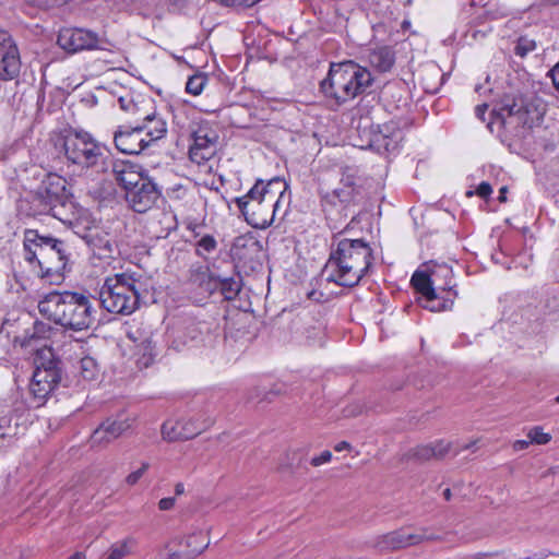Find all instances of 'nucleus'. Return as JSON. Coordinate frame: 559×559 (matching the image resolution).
Listing matches in <instances>:
<instances>
[{"instance_id":"obj_1","label":"nucleus","mask_w":559,"mask_h":559,"mask_svg":"<svg viewBox=\"0 0 559 559\" xmlns=\"http://www.w3.org/2000/svg\"><path fill=\"white\" fill-rule=\"evenodd\" d=\"M372 249L362 239L344 238L337 241L325 263L322 275L326 281L353 287L372 264Z\"/></svg>"},{"instance_id":"obj_2","label":"nucleus","mask_w":559,"mask_h":559,"mask_svg":"<svg viewBox=\"0 0 559 559\" xmlns=\"http://www.w3.org/2000/svg\"><path fill=\"white\" fill-rule=\"evenodd\" d=\"M38 310L50 321L74 331L86 330L95 322L92 301L79 293L51 292L38 302Z\"/></svg>"},{"instance_id":"obj_3","label":"nucleus","mask_w":559,"mask_h":559,"mask_svg":"<svg viewBox=\"0 0 559 559\" xmlns=\"http://www.w3.org/2000/svg\"><path fill=\"white\" fill-rule=\"evenodd\" d=\"M286 189V181L280 177L266 182L258 180L247 194L237 199L238 207L250 225L266 228L272 225Z\"/></svg>"},{"instance_id":"obj_4","label":"nucleus","mask_w":559,"mask_h":559,"mask_svg":"<svg viewBox=\"0 0 559 559\" xmlns=\"http://www.w3.org/2000/svg\"><path fill=\"white\" fill-rule=\"evenodd\" d=\"M373 83L371 72L348 60L331 63L328 76L320 83V90L331 102L343 105L364 94Z\"/></svg>"},{"instance_id":"obj_5","label":"nucleus","mask_w":559,"mask_h":559,"mask_svg":"<svg viewBox=\"0 0 559 559\" xmlns=\"http://www.w3.org/2000/svg\"><path fill=\"white\" fill-rule=\"evenodd\" d=\"M145 283L132 273H119L106 277L99 290V300L108 312L129 316L146 296Z\"/></svg>"},{"instance_id":"obj_6","label":"nucleus","mask_w":559,"mask_h":559,"mask_svg":"<svg viewBox=\"0 0 559 559\" xmlns=\"http://www.w3.org/2000/svg\"><path fill=\"white\" fill-rule=\"evenodd\" d=\"M24 259L31 264H37L41 277L60 274L68 261L66 245L59 239L27 229L24 233Z\"/></svg>"},{"instance_id":"obj_7","label":"nucleus","mask_w":559,"mask_h":559,"mask_svg":"<svg viewBox=\"0 0 559 559\" xmlns=\"http://www.w3.org/2000/svg\"><path fill=\"white\" fill-rule=\"evenodd\" d=\"M62 150L67 160L81 169H90L104 164V153L87 132L69 131L62 139Z\"/></svg>"},{"instance_id":"obj_8","label":"nucleus","mask_w":559,"mask_h":559,"mask_svg":"<svg viewBox=\"0 0 559 559\" xmlns=\"http://www.w3.org/2000/svg\"><path fill=\"white\" fill-rule=\"evenodd\" d=\"M35 370L29 383V391L39 403L44 402L59 385L61 371L55 360L52 349L38 348L34 358Z\"/></svg>"},{"instance_id":"obj_9","label":"nucleus","mask_w":559,"mask_h":559,"mask_svg":"<svg viewBox=\"0 0 559 559\" xmlns=\"http://www.w3.org/2000/svg\"><path fill=\"white\" fill-rule=\"evenodd\" d=\"M36 200L40 206V213L50 214L62 223H70V218L63 214L68 201L67 180L56 174H49L36 192Z\"/></svg>"},{"instance_id":"obj_10","label":"nucleus","mask_w":559,"mask_h":559,"mask_svg":"<svg viewBox=\"0 0 559 559\" xmlns=\"http://www.w3.org/2000/svg\"><path fill=\"white\" fill-rule=\"evenodd\" d=\"M411 282L421 296H429L430 299H435L436 290H452V269L447 264H433L428 266L426 271H416Z\"/></svg>"},{"instance_id":"obj_11","label":"nucleus","mask_w":559,"mask_h":559,"mask_svg":"<svg viewBox=\"0 0 559 559\" xmlns=\"http://www.w3.org/2000/svg\"><path fill=\"white\" fill-rule=\"evenodd\" d=\"M192 140L189 156L193 163L201 165L215 155L218 135L214 130L207 126H200L193 131Z\"/></svg>"},{"instance_id":"obj_12","label":"nucleus","mask_w":559,"mask_h":559,"mask_svg":"<svg viewBox=\"0 0 559 559\" xmlns=\"http://www.w3.org/2000/svg\"><path fill=\"white\" fill-rule=\"evenodd\" d=\"M57 41L62 49L69 52L85 49H104L97 34L84 28H63L59 32Z\"/></svg>"},{"instance_id":"obj_13","label":"nucleus","mask_w":559,"mask_h":559,"mask_svg":"<svg viewBox=\"0 0 559 559\" xmlns=\"http://www.w3.org/2000/svg\"><path fill=\"white\" fill-rule=\"evenodd\" d=\"M21 70L19 49L12 37L0 29V79L4 81L15 79Z\"/></svg>"},{"instance_id":"obj_14","label":"nucleus","mask_w":559,"mask_h":559,"mask_svg":"<svg viewBox=\"0 0 559 559\" xmlns=\"http://www.w3.org/2000/svg\"><path fill=\"white\" fill-rule=\"evenodd\" d=\"M81 237L99 260L108 261L118 252L114 238L100 227H90Z\"/></svg>"},{"instance_id":"obj_15","label":"nucleus","mask_w":559,"mask_h":559,"mask_svg":"<svg viewBox=\"0 0 559 559\" xmlns=\"http://www.w3.org/2000/svg\"><path fill=\"white\" fill-rule=\"evenodd\" d=\"M160 193L151 178L140 182L136 188L126 193L128 204L138 213H145L158 200Z\"/></svg>"},{"instance_id":"obj_16","label":"nucleus","mask_w":559,"mask_h":559,"mask_svg":"<svg viewBox=\"0 0 559 559\" xmlns=\"http://www.w3.org/2000/svg\"><path fill=\"white\" fill-rule=\"evenodd\" d=\"M131 418H107L93 432L91 442L93 445L103 447L118 439L127 430L131 429Z\"/></svg>"},{"instance_id":"obj_17","label":"nucleus","mask_w":559,"mask_h":559,"mask_svg":"<svg viewBox=\"0 0 559 559\" xmlns=\"http://www.w3.org/2000/svg\"><path fill=\"white\" fill-rule=\"evenodd\" d=\"M114 141L117 150L130 155L141 153L150 144V141L143 134V128L139 126L120 128L115 132Z\"/></svg>"},{"instance_id":"obj_18","label":"nucleus","mask_w":559,"mask_h":559,"mask_svg":"<svg viewBox=\"0 0 559 559\" xmlns=\"http://www.w3.org/2000/svg\"><path fill=\"white\" fill-rule=\"evenodd\" d=\"M112 175L117 183L123 188L126 193L131 189L136 188L140 182L150 178L143 174L140 166L126 162L115 163L112 167Z\"/></svg>"},{"instance_id":"obj_19","label":"nucleus","mask_w":559,"mask_h":559,"mask_svg":"<svg viewBox=\"0 0 559 559\" xmlns=\"http://www.w3.org/2000/svg\"><path fill=\"white\" fill-rule=\"evenodd\" d=\"M492 114L500 118L502 123H506L508 118H513L518 124L523 126H527L531 122L527 117L528 109L522 97H504L501 106L498 109H493Z\"/></svg>"},{"instance_id":"obj_20","label":"nucleus","mask_w":559,"mask_h":559,"mask_svg":"<svg viewBox=\"0 0 559 559\" xmlns=\"http://www.w3.org/2000/svg\"><path fill=\"white\" fill-rule=\"evenodd\" d=\"M430 538L431 537L425 533L411 534L404 531H396L382 536L378 543V547L380 550H396Z\"/></svg>"},{"instance_id":"obj_21","label":"nucleus","mask_w":559,"mask_h":559,"mask_svg":"<svg viewBox=\"0 0 559 559\" xmlns=\"http://www.w3.org/2000/svg\"><path fill=\"white\" fill-rule=\"evenodd\" d=\"M260 251L261 245L253 236L241 235L235 238L230 255L235 261L247 264L252 262Z\"/></svg>"},{"instance_id":"obj_22","label":"nucleus","mask_w":559,"mask_h":559,"mask_svg":"<svg viewBox=\"0 0 559 559\" xmlns=\"http://www.w3.org/2000/svg\"><path fill=\"white\" fill-rule=\"evenodd\" d=\"M368 61L378 72H389L395 63V52L390 46H379L369 51Z\"/></svg>"},{"instance_id":"obj_23","label":"nucleus","mask_w":559,"mask_h":559,"mask_svg":"<svg viewBox=\"0 0 559 559\" xmlns=\"http://www.w3.org/2000/svg\"><path fill=\"white\" fill-rule=\"evenodd\" d=\"M182 421L166 420L162 425V438L168 442L188 440L199 433L198 430H189Z\"/></svg>"},{"instance_id":"obj_24","label":"nucleus","mask_w":559,"mask_h":559,"mask_svg":"<svg viewBox=\"0 0 559 559\" xmlns=\"http://www.w3.org/2000/svg\"><path fill=\"white\" fill-rule=\"evenodd\" d=\"M143 128V134L145 138H148L147 141L153 142L166 134L167 128L165 120L156 115V112H151L144 116L143 124L139 126Z\"/></svg>"},{"instance_id":"obj_25","label":"nucleus","mask_w":559,"mask_h":559,"mask_svg":"<svg viewBox=\"0 0 559 559\" xmlns=\"http://www.w3.org/2000/svg\"><path fill=\"white\" fill-rule=\"evenodd\" d=\"M456 293L449 289L448 292L436 290V298L430 299L429 296H421V306L432 312L450 310L454 304Z\"/></svg>"},{"instance_id":"obj_26","label":"nucleus","mask_w":559,"mask_h":559,"mask_svg":"<svg viewBox=\"0 0 559 559\" xmlns=\"http://www.w3.org/2000/svg\"><path fill=\"white\" fill-rule=\"evenodd\" d=\"M135 546L136 540L133 537L128 536L112 543L103 554L100 559H124L133 554Z\"/></svg>"},{"instance_id":"obj_27","label":"nucleus","mask_w":559,"mask_h":559,"mask_svg":"<svg viewBox=\"0 0 559 559\" xmlns=\"http://www.w3.org/2000/svg\"><path fill=\"white\" fill-rule=\"evenodd\" d=\"M330 202L333 204H344L345 206L349 205L355 201L356 198V189L354 187L353 180L347 177L346 180L342 182V186L334 189L333 192L329 195Z\"/></svg>"},{"instance_id":"obj_28","label":"nucleus","mask_w":559,"mask_h":559,"mask_svg":"<svg viewBox=\"0 0 559 559\" xmlns=\"http://www.w3.org/2000/svg\"><path fill=\"white\" fill-rule=\"evenodd\" d=\"M99 373L96 360L86 356L80 360V374L84 380H95Z\"/></svg>"},{"instance_id":"obj_29","label":"nucleus","mask_w":559,"mask_h":559,"mask_svg":"<svg viewBox=\"0 0 559 559\" xmlns=\"http://www.w3.org/2000/svg\"><path fill=\"white\" fill-rule=\"evenodd\" d=\"M210 542L205 538L202 532L193 533L192 535L187 537L186 545L190 548L191 555L201 554Z\"/></svg>"},{"instance_id":"obj_30","label":"nucleus","mask_w":559,"mask_h":559,"mask_svg":"<svg viewBox=\"0 0 559 559\" xmlns=\"http://www.w3.org/2000/svg\"><path fill=\"white\" fill-rule=\"evenodd\" d=\"M207 83V78L204 74H195L189 78L186 84V91L189 94L198 96L202 93Z\"/></svg>"},{"instance_id":"obj_31","label":"nucleus","mask_w":559,"mask_h":559,"mask_svg":"<svg viewBox=\"0 0 559 559\" xmlns=\"http://www.w3.org/2000/svg\"><path fill=\"white\" fill-rule=\"evenodd\" d=\"M535 48H536V43L534 39L528 38L527 36H522L516 41V45L514 47V52L516 56L524 58L530 52L534 51Z\"/></svg>"},{"instance_id":"obj_32","label":"nucleus","mask_w":559,"mask_h":559,"mask_svg":"<svg viewBox=\"0 0 559 559\" xmlns=\"http://www.w3.org/2000/svg\"><path fill=\"white\" fill-rule=\"evenodd\" d=\"M239 290L240 286L235 280L228 278L221 283V292L227 300L234 299L238 295Z\"/></svg>"},{"instance_id":"obj_33","label":"nucleus","mask_w":559,"mask_h":559,"mask_svg":"<svg viewBox=\"0 0 559 559\" xmlns=\"http://www.w3.org/2000/svg\"><path fill=\"white\" fill-rule=\"evenodd\" d=\"M527 437L530 439V442L536 444H547L551 439L550 435L544 432L540 427L532 428L528 431Z\"/></svg>"},{"instance_id":"obj_34","label":"nucleus","mask_w":559,"mask_h":559,"mask_svg":"<svg viewBox=\"0 0 559 559\" xmlns=\"http://www.w3.org/2000/svg\"><path fill=\"white\" fill-rule=\"evenodd\" d=\"M140 347L143 350V356L139 361L144 367H147L153 361V357H154V346L152 344V341L150 338L144 340L140 344Z\"/></svg>"},{"instance_id":"obj_35","label":"nucleus","mask_w":559,"mask_h":559,"mask_svg":"<svg viewBox=\"0 0 559 559\" xmlns=\"http://www.w3.org/2000/svg\"><path fill=\"white\" fill-rule=\"evenodd\" d=\"M412 457L418 461H429L433 459V451L429 444H423L414 448L411 452Z\"/></svg>"},{"instance_id":"obj_36","label":"nucleus","mask_w":559,"mask_h":559,"mask_svg":"<svg viewBox=\"0 0 559 559\" xmlns=\"http://www.w3.org/2000/svg\"><path fill=\"white\" fill-rule=\"evenodd\" d=\"M118 103L120 108L126 112L136 115L140 111L139 105L133 100V97L130 94L120 96L118 98Z\"/></svg>"},{"instance_id":"obj_37","label":"nucleus","mask_w":559,"mask_h":559,"mask_svg":"<svg viewBox=\"0 0 559 559\" xmlns=\"http://www.w3.org/2000/svg\"><path fill=\"white\" fill-rule=\"evenodd\" d=\"M430 447L433 451V459L440 460L444 457L451 449V443L444 440H438L436 442L430 443Z\"/></svg>"},{"instance_id":"obj_38","label":"nucleus","mask_w":559,"mask_h":559,"mask_svg":"<svg viewBox=\"0 0 559 559\" xmlns=\"http://www.w3.org/2000/svg\"><path fill=\"white\" fill-rule=\"evenodd\" d=\"M148 468H150V463L142 462L141 466L138 469L131 472L126 477V484L129 486H134L142 478V476L148 471Z\"/></svg>"},{"instance_id":"obj_39","label":"nucleus","mask_w":559,"mask_h":559,"mask_svg":"<svg viewBox=\"0 0 559 559\" xmlns=\"http://www.w3.org/2000/svg\"><path fill=\"white\" fill-rule=\"evenodd\" d=\"M198 248L204 252H212L216 248V240L214 237L206 235L198 242Z\"/></svg>"},{"instance_id":"obj_40","label":"nucleus","mask_w":559,"mask_h":559,"mask_svg":"<svg viewBox=\"0 0 559 559\" xmlns=\"http://www.w3.org/2000/svg\"><path fill=\"white\" fill-rule=\"evenodd\" d=\"M332 459V453L330 451H323L320 455L311 459L312 466H320L324 463L330 462Z\"/></svg>"},{"instance_id":"obj_41","label":"nucleus","mask_w":559,"mask_h":559,"mask_svg":"<svg viewBox=\"0 0 559 559\" xmlns=\"http://www.w3.org/2000/svg\"><path fill=\"white\" fill-rule=\"evenodd\" d=\"M34 5L39 8H52L60 5L66 2V0H29Z\"/></svg>"},{"instance_id":"obj_42","label":"nucleus","mask_w":559,"mask_h":559,"mask_svg":"<svg viewBox=\"0 0 559 559\" xmlns=\"http://www.w3.org/2000/svg\"><path fill=\"white\" fill-rule=\"evenodd\" d=\"M491 186L485 181L481 182L476 190L477 195L480 198H488L491 194Z\"/></svg>"},{"instance_id":"obj_43","label":"nucleus","mask_w":559,"mask_h":559,"mask_svg":"<svg viewBox=\"0 0 559 559\" xmlns=\"http://www.w3.org/2000/svg\"><path fill=\"white\" fill-rule=\"evenodd\" d=\"M175 502H176L175 498H171V497L163 498L158 502V508L162 511H168L174 508Z\"/></svg>"},{"instance_id":"obj_44","label":"nucleus","mask_w":559,"mask_h":559,"mask_svg":"<svg viewBox=\"0 0 559 559\" xmlns=\"http://www.w3.org/2000/svg\"><path fill=\"white\" fill-rule=\"evenodd\" d=\"M549 76L556 90L559 91V62L549 71Z\"/></svg>"},{"instance_id":"obj_45","label":"nucleus","mask_w":559,"mask_h":559,"mask_svg":"<svg viewBox=\"0 0 559 559\" xmlns=\"http://www.w3.org/2000/svg\"><path fill=\"white\" fill-rule=\"evenodd\" d=\"M532 442H530V439L528 440H516L514 443H513V449L515 451H522V450H525L526 448H528V445L531 444Z\"/></svg>"},{"instance_id":"obj_46","label":"nucleus","mask_w":559,"mask_h":559,"mask_svg":"<svg viewBox=\"0 0 559 559\" xmlns=\"http://www.w3.org/2000/svg\"><path fill=\"white\" fill-rule=\"evenodd\" d=\"M488 109V105L487 104H480L478 105L476 108H475V114L476 116L480 119V120H484V116H485V112L486 110Z\"/></svg>"},{"instance_id":"obj_47","label":"nucleus","mask_w":559,"mask_h":559,"mask_svg":"<svg viewBox=\"0 0 559 559\" xmlns=\"http://www.w3.org/2000/svg\"><path fill=\"white\" fill-rule=\"evenodd\" d=\"M349 449H350V444L347 441H341L337 444H335V447H334V450L336 452H341V451L349 450Z\"/></svg>"},{"instance_id":"obj_48","label":"nucleus","mask_w":559,"mask_h":559,"mask_svg":"<svg viewBox=\"0 0 559 559\" xmlns=\"http://www.w3.org/2000/svg\"><path fill=\"white\" fill-rule=\"evenodd\" d=\"M362 408L360 406H354L353 409H347L345 411L346 412V416H357L361 413Z\"/></svg>"},{"instance_id":"obj_49","label":"nucleus","mask_w":559,"mask_h":559,"mask_svg":"<svg viewBox=\"0 0 559 559\" xmlns=\"http://www.w3.org/2000/svg\"><path fill=\"white\" fill-rule=\"evenodd\" d=\"M185 492V486L182 483H178L175 485V493L180 496Z\"/></svg>"},{"instance_id":"obj_50","label":"nucleus","mask_w":559,"mask_h":559,"mask_svg":"<svg viewBox=\"0 0 559 559\" xmlns=\"http://www.w3.org/2000/svg\"><path fill=\"white\" fill-rule=\"evenodd\" d=\"M506 193H507V187H502L499 191V201L504 202L507 200Z\"/></svg>"},{"instance_id":"obj_51","label":"nucleus","mask_w":559,"mask_h":559,"mask_svg":"<svg viewBox=\"0 0 559 559\" xmlns=\"http://www.w3.org/2000/svg\"><path fill=\"white\" fill-rule=\"evenodd\" d=\"M260 0H241V3L246 7H252L253 4L258 3Z\"/></svg>"},{"instance_id":"obj_52","label":"nucleus","mask_w":559,"mask_h":559,"mask_svg":"<svg viewBox=\"0 0 559 559\" xmlns=\"http://www.w3.org/2000/svg\"><path fill=\"white\" fill-rule=\"evenodd\" d=\"M443 496L447 500H450L451 498V490L449 488H447L444 491H443Z\"/></svg>"},{"instance_id":"obj_53","label":"nucleus","mask_w":559,"mask_h":559,"mask_svg":"<svg viewBox=\"0 0 559 559\" xmlns=\"http://www.w3.org/2000/svg\"><path fill=\"white\" fill-rule=\"evenodd\" d=\"M543 2H556L557 0H542Z\"/></svg>"},{"instance_id":"obj_54","label":"nucleus","mask_w":559,"mask_h":559,"mask_svg":"<svg viewBox=\"0 0 559 559\" xmlns=\"http://www.w3.org/2000/svg\"><path fill=\"white\" fill-rule=\"evenodd\" d=\"M556 402L559 403V395L556 397Z\"/></svg>"}]
</instances>
